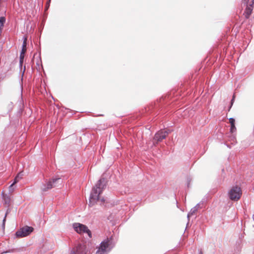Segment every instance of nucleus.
<instances>
[{
    "label": "nucleus",
    "mask_w": 254,
    "mask_h": 254,
    "mask_svg": "<svg viewBox=\"0 0 254 254\" xmlns=\"http://www.w3.org/2000/svg\"><path fill=\"white\" fill-rule=\"evenodd\" d=\"M106 187L104 179H100L92 189L89 198V206H92L98 201L104 202L105 200L101 196L103 190Z\"/></svg>",
    "instance_id": "f257e3e1"
},
{
    "label": "nucleus",
    "mask_w": 254,
    "mask_h": 254,
    "mask_svg": "<svg viewBox=\"0 0 254 254\" xmlns=\"http://www.w3.org/2000/svg\"><path fill=\"white\" fill-rule=\"evenodd\" d=\"M242 194L241 188L238 186L232 187L228 192L229 198L234 201L238 200L240 198Z\"/></svg>",
    "instance_id": "f03ea898"
},
{
    "label": "nucleus",
    "mask_w": 254,
    "mask_h": 254,
    "mask_svg": "<svg viewBox=\"0 0 254 254\" xmlns=\"http://www.w3.org/2000/svg\"><path fill=\"white\" fill-rule=\"evenodd\" d=\"M73 228L77 233L81 234L86 233L89 237L91 238V232L86 226L79 223H75L73 224Z\"/></svg>",
    "instance_id": "7ed1b4c3"
},
{
    "label": "nucleus",
    "mask_w": 254,
    "mask_h": 254,
    "mask_svg": "<svg viewBox=\"0 0 254 254\" xmlns=\"http://www.w3.org/2000/svg\"><path fill=\"white\" fill-rule=\"evenodd\" d=\"M170 132L169 130H160L158 131L154 135L153 142L154 145L161 142L165 139L168 134Z\"/></svg>",
    "instance_id": "20e7f679"
},
{
    "label": "nucleus",
    "mask_w": 254,
    "mask_h": 254,
    "mask_svg": "<svg viewBox=\"0 0 254 254\" xmlns=\"http://www.w3.org/2000/svg\"><path fill=\"white\" fill-rule=\"evenodd\" d=\"M33 231L32 227L26 226L20 229L16 232V236L17 237H24L29 235Z\"/></svg>",
    "instance_id": "39448f33"
},
{
    "label": "nucleus",
    "mask_w": 254,
    "mask_h": 254,
    "mask_svg": "<svg viewBox=\"0 0 254 254\" xmlns=\"http://www.w3.org/2000/svg\"><path fill=\"white\" fill-rule=\"evenodd\" d=\"M111 244V240L108 238L105 240L101 243L96 254H105Z\"/></svg>",
    "instance_id": "423d86ee"
},
{
    "label": "nucleus",
    "mask_w": 254,
    "mask_h": 254,
    "mask_svg": "<svg viewBox=\"0 0 254 254\" xmlns=\"http://www.w3.org/2000/svg\"><path fill=\"white\" fill-rule=\"evenodd\" d=\"M60 180V178L52 179L45 184L43 185L41 187V190L43 191H47L48 190L57 186V182Z\"/></svg>",
    "instance_id": "0eeeda50"
},
{
    "label": "nucleus",
    "mask_w": 254,
    "mask_h": 254,
    "mask_svg": "<svg viewBox=\"0 0 254 254\" xmlns=\"http://www.w3.org/2000/svg\"><path fill=\"white\" fill-rule=\"evenodd\" d=\"M85 250L84 246L78 245L71 251L69 254H85Z\"/></svg>",
    "instance_id": "6e6552de"
},
{
    "label": "nucleus",
    "mask_w": 254,
    "mask_h": 254,
    "mask_svg": "<svg viewBox=\"0 0 254 254\" xmlns=\"http://www.w3.org/2000/svg\"><path fill=\"white\" fill-rule=\"evenodd\" d=\"M253 9V6L252 5V4H249V5H247V7L245 9V12L244 13V15H245V16L246 18L248 19L249 18L250 16L251 15V14L252 13Z\"/></svg>",
    "instance_id": "1a4fd4ad"
},
{
    "label": "nucleus",
    "mask_w": 254,
    "mask_h": 254,
    "mask_svg": "<svg viewBox=\"0 0 254 254\" xmlns=\"http://www.w3.org/2000/svg\"><path fill=\"white\" fill-rule=\"evenodd\" d=\"M229 123L231 125V127H230V132L231 133H233L234 132L236 131V127L235 125V120L233 118H230L229 119Z\"/></svg>",
    "instance_id": "9d476101"
},
{
    "label": "nucleus",
    "mask_w": 254,
    "mask_h": 254,
    "mask_svg": "<svg viewBox=\"0 0 254 254\" xmlns=\"http://www.w3.org/2000/svg\"><path fill=\"white\" fill-rule=\"evenodd\" d=\"M23 175L22 172H19L14 179L13 184H15L18 182L22 178Z\"/></svg>",
    "instance_id": "9b49d317"
},
{
    "label": "nucleus",
    "mask_w": 254,
    "mask_h": 254,
    "mask_svg": "<svg viewBox=\"0 0 254 254\" xmlns=\"http://www.w3.org/2000/svg\"><path fill=\"white\" fill-rule=\"evenodd\" d=\"M5 21V18L4 17H0V32L3 28L4 23Z\"/></svg>",
    "instance_id": "f8f14e48"
},
{
    "label": "nucleus",
    "mask_w": 254,
    "mask_h": 254,
    "mask_svg": "<svg viewBox=\"0 0 254 254\" xmlns=\"http://www.w3.org/2000/svg\"><path fill=\"white\" fill-rule=\"evenodd\" d=\"M24 55L25 54H22L20 53V63L21 64H22L23 62Z\"/></svg>",
    "instance_id": "ddd939ff"
},
{
    "label": "nucleus",
    "mask_w": 254,
    "mask_h": 254,
    "mask_svg": "<svg viewBox=\"0 0 254 254\" xmlns=\"http://www.w3.org/2000/svg\"><path fill=\"white\" fill-rule=\"evenodd\" d=\"M14 184H13V183L9 187V191L10 192H12L13 191H14V188L13 187V185Z\"/></svg>",
    "instance_id": "4468645a"
},
{
    "label": "nucleus",
    "mask_w": 254,
    "mask_h": 254,
    "mask_svg": "<svg viewBox=\"0 0 254 254\" xmlns=\"http://www.w3.org/2000/svg\"><path fill=\"white\" fill-rule=\"evenodd\" d=\"M26 41H27V38L26 37H24L23 43V45H22V47H26V45H27Z\"/></svg>",
    "instance_id": "2eb2a0df"
},
{
    "label": "nucleus",
    "mask_w": 254,
    "mask_h": 254,
    "mask_svg": "<svg viewBox=\"0 0 254 254\" xmlns=\"http://www.w3.org/2000/svg\"><path fill=\"white\" fill-rule=\"evenodd\" d=\"M4 199L6 203H9V198L8 197H6L4 196Z\"/></svg>",
    "instance_id": "dca6fc26"
},
{
    "label": "nucleus",
    "mask_w": 254,
    "mask_h": 254,
    "mask_svg": "<svg viewBox=\"0 0 254 254\" xmlns=\"http://www.w3.org/2000/svg\"><path fill=\"white\" fill-rule=\"evenodd\" d=\"M26 52V48L22 47V50H21V54H25Z\"/></svg>",
    "instance_id": "f3484780"
},
{
    "label": "nucleus",
    "mask_w": 254,
    "mask_h": 254,
    "mask_svg": "<svg viewBox=\"0 0 254 254\" xmlns=\"http://www.w3.org/2000/svg\"><path fill=\"white\" fill-rule=\"evenodd\" d=\"M234 98H235V95H233V98H232V100H231V105H230V108H229V110H228V111H230V109H231V108L232 106L233 105V102H234Z\"/></svg>",
    "instance_id": "a211bd4d"
},
{
    "label": "nucleus",
    "mask_w": 254,
    "mask_h": 254,
    "mask_svg": "<svg viewBox=\"0 0 254 254\" xmlns=\"http://www.w3.org/2000/svg\"><path fill=\"white\" fill-rule=\"evenodd\" d=\"M7 214V212H6V213L5 214V215L4 218V219L3 220V224H2V225H3V228H4L5 222V220H6V217Z\"/></svg>",
    "instance_id": "6ab92c4d"
},
{
    "label": "nucleus",
    "mask_w": 254,
    "mask_h": 254,
    "mask_svg": "<svg viewBox=\"0 0 254 254\" xmlns=\"http://www.w3.org/2000/svg\"><path fill=\"white\" fill-rule=\"evenodd\" d=\"M250 4H252V5L253 6V7H254V0H252L251 1Z\"/></svg>",
    "instance_id": "aec40b11"
},
{
    "label": "nucleus",
    "mask_w": 254,
    "mask_h": 254,
    "mask_svg": "<svg viewBox=\"0 0 254 254\" xmlns=\"http://www.w3.org/2000/svg\"><path fill=\"white\" fill-rule=\"evenodd\" d=\"M50 1H51V0H49L48 2L47 3V8H48L49 6V3L50 2Z\"/></svg>",
    "instance_id": "412c9836"
},
{
    "label": "nucleus",
    "mask_w": 254,
    "mask_h": 254,
    "mask_svg": "<svg viewBox=\"0 0 254 254\" xmlns=\"http://www.w3.org/2000/svg\"><path fill=\"white\" fill-rule=\"evenodd\" d=\"M242 1L244 2H245V3H247L248 2V1H249V0H242Z\"/></svg>",
    "instance_id": "4be33fe9"
},
{
    "label": "nucleus",
    "mask_w": 254,
    "mask_h": 254,
    "mask_svg": "<svg viewBox=\"0 0 254 254\" xmlns=\"http://www.w3.org/2000/svg\"><path fill=\"white\" fill-rule=\"evenodd\" d=\"M199 254H203L202 252H200Z\"/></svg>",
    "instance_id": "5701e85b"
}]
</instances>
